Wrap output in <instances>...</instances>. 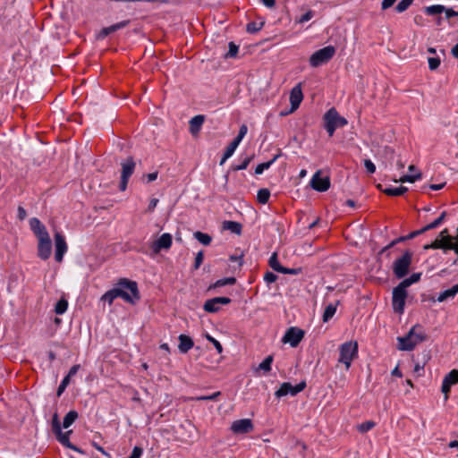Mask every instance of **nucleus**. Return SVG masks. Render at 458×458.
Returning a JSON list of instances; mask_svg holds the SVG:
<instances>
[{
    "label": "nucleus",
    "mask_w": 458,
    "mask_h": 458,
    "mask_svg": "<svg viewBox=\"0 0 458 458\" xmlns=\"http://www.w3.org/2000/svg\"><path fill=\"white\" fill-rule=\"evenodd\" d=\"M455 384H458V369L451 370L445 376L443 379L441 391L445 394V400L448 398V394L450 393L451 386Z\"/></svg>",
    "instance_id": "obj_16"
},
{
    "label": "nucleus",
    "mask_w": 458,
    "mask_h": 458,
    "mask_svg": "<svg viewBox=\"0 0 458 458\" xmlns=\"http://www.w3.org/2000/svg\"><path fill=\"white\" fill-rule=\"evenodd\" d=\"M414 0H401L395 6L397 13L405 12L413 3Z\"/></svg>",
    "instance_id": "obj_44"
},
{
    "label": "nucleus",
    "mask_w": 458,
    "mask_h": 458,
    "mask_svg": "<svg viewBox=\"0 0 458 458\" xmlns=\"http://www.w3.org/2000/svg\"><path fill=\"white\" fill-rule=\"evenodd\" d=\"M397 0H383L381 3L382 10L390 8Z\"/></svg>",
    "instance_id": "obj_64"
},
{
    "label": "nucleus",
    "mask_w": 458,
    "mask_h": 458,
    "mask_svg": "<svg viewBox=\"0 0 458 458\" xmlns=\"http://www.w3.org/2000/svg\"><path fill=\"white\" fill-rule=\"evenodd\" d=\"M428 67L430 70H436L440 65V59L438 57H429Z\"/></svg>",
    "instance_id": "obj_53"
},
{
    "label": "nucleus",
    "mask_w": 458,
    "mask_h": 458,
    "mask_svg": "<svg viewBox=\"0 0 458 458\" xmlns=\"http://www.w3.org/2000/svg\"><path fill=\"white\" fill-rule=\"evenodd\" d=\"M406 289L400 284L393 289L392 307L394 311L400 315L404 312L405 301L408 296Z\"/></svg>",
    "instance_id": "obj_8"
},
{
    "label": "nucleus",
    "mask_w": 458,
    "mask_h": 458,
    "mask_svg": "<svg viewBox=\"0 0 458 458\" xmlns=\"http://www.w3.org/2000/svg\"><path fill=\"white\" fill-rule=\"evenodd\" d=\"M115 293V289L113 288L107 291L104 295H102L101 301L107 302L109 305H112L114 300L117 298V295Z\"/></svg>",
    "instance_id": "obj_40"
},
{
    "label": "nucleus",
    "mask_w": 458,
    "mask_h": 458,
    "mask_svg": "<svg viewBox=\"0 0 458 458\" xmlns=\"http://www.w3.org/2000/svg\"><path fill=\"white\" fill-rule=\"evenodd\" d=\"M445 216H446V212L443 211L437 218H436L433 222H431L430 224H428L423 227L425 232H428L429 230L435 229V228H437L438 226H440L441 224L444 222Z\"/></svg>",
    "instance_id": "obj_28"
},
{
    "label": "nucleus",
    "mask_w": 458,
    "mask_h": 458,
    "mask_svg": "<svg viewBox=\"0 0 458 458\" xmlns=\"http://www.w3.org/2000/svg\"><path fill=\"white\" fill-rule=\"evenodd\" d=\"M313 16H314V12L310 10L307 13H305L303 15L301 16V18L299 19V22L304 23V22L310 21V19H312Z\"/></svg>",
    "instance_id": "obj_58"
},
{
    "label": "nucleus",
    "mask_w": 458,
    "mask_h": 458,
    "mask_svg": "<svg viewBox=\"0 0 458 458\" xmlns=\"http://www.w3.org/2000/svg\"><path fill=\"white\" fill-rule=\"evenodd\" d=\"M222 228L224 230H229L232 233L240 235L242 233V226L240 223L235 221H224Z\"/></svg>",
    "instance_id": "obj_26"
},
{
    "label": "nucleus",
    "mask_w": 458,
    "mask_h": 458,
    "mask_svg": "<svg viewBox=\"0 0 458 458\" xmlns=\"http://www.w3.org/2000/svg\"><path fill=\"white\" fill-rule=\"evenodd\" d=\"M277 279V276L272 272H267L265 275H264V280L267 283V284H272L274 282H276Z\"/></svg>",
    "instance_id": "obj_57"
},
{
    "label": "nucleus",
    "mask_w": 458,
    "mask_h": 458,
    "mask_svg": "<svg viewBox=\"0 0 458 458\" xmlns=\"http://www.w3.org/2000/svg\"><path fill=\"white\" fill-rule=\"evenodd\" d=\"M364 166H365L367 172L370 174H372L376 172V165L370 159L364 160Z\"/></svg>",
    "instance_id": "obj_54"
},
{
    "label": "nucleus",
    "mask_w": 458,
    "mask_h": 458,
    "mask_svg": "<svg viewBox=\"0 0 458 458\" xmlns=\"http://www.w3.org/2000/svg\"><path fill=\"white\" fill-rule=\"evenodd\" d=\"M207 339L213 344L218 353H222L223 346L216 339L210 335H207Z\"/></svg>",
    "instance_id": "obj_55"
},
{
    "label": "nucleus",
    "mask_w": 458,
    "mask_h": 458,
    "mask_svg": "<svg viewBox=\"0 0 458 458\" xmlns=\"http://www.w3.org/2000/svg\"><path fill=\"white\" fill-rule=\"evenodd\" d=\"M253 155L252 156H250V157H245L241 164L237 165H234L232 167V169L233 171H240V170H244L248 167L249 164L251 162V160L253 159Z\"/></svg>",
    "instance_id": "obj_43"
},
{
    "label": "nucleus",
    "mask_w": 458,
    "mask_h": 458,
    "mask_svg": "<svg viewBox=\"0 0 458 458\" xmlns=\"http://www.w3.org/2000/svg\"><path fill=\"white\" fill-rule=\"evenodd\" d=\"M236 283V279L235 277H226V278H223V279H219L217 281H216L210 287L209 289L211 288H217V287H222V286H225V285H233Z\"/></svg>",
    "instance_id": "obj_33"
},
{
    "label": "nucleus",
    "mask_w": 458,
    "mask_h": 458,
    "mask_svg": "<svg viewBox=\"0 0 458 458\" xmlns=\"http://www.w3.org/2000/svg\"><path fill=\"white\" fill-rule=\"evenodd\" d=\"M321 172H316L311 180L310 186L317 191L324 192L330 188V179L328 176L321 177Z\"/></svg>",
    "instance_id": "obj_14"
},
{
    "label": "nucleus",
    "mask_w": 458,
    "mask_h": 458,
    "mask_svg": "<svg viewBox=\"0 0 458 458\" xmlns=\"http://www.w3.org/2000/svg\"><path fill=\"white\" fill-rule=\"evenodd\" d=\"M72 433V430H69L67 432H62V430H60L59 433H55V435L56 436V438L57 440L63 445H64L65 447H68L72 450H78L71 442H70V439H69V436L70 434Z\"/></svg>",
    "instance_id": "obj_23"
},
{
    "label": "nucleus",
    "mask_w": 458,
    "mask_h": 458,
    "mask_svg": "<svg viewBox=\"0 0 458 458\" xmlns=\"http://www.w3.org/2000/svg\"><path fill=\"white\" fill-rule=\"evenodd\" d=\"M375 422L372 420H367L360 425H358V430L361 433H366L375 427Z\"/></svg>",
    "instance_id": "obj_47"
},
{
    "label": "nucleus",
    "mask_w": 458,
    "mask_h": 458,
    "mask_svg": "<svg viewBox=\"0 0 458 458\" xmlns=\"http://www.w3.org/2000/svg\"><path fill=\"white\" fill-rule=\"evenodd\" d=\"M277 157L278 156H276L270 161L258 165L255 168V174H261L265 170L268 169L272 165V164L276 160Z\"/></svg>",
    "instance_id": "obj_39"
},
{
    "label": "nucleus",
    "mask_w": 458,
    "mask_h": 458,
    "mask_svg": "<svg viewBox=\"0 0 458 458\" xmlns=\"http://www.w3.org/2000/svg\"><path fill=\"white\" fill-rule=\"evenodd\" d=\"M194 345L193 340L186 335H179V345L178 349L180 352L186 353L188 352Z\"/></svg>",
    "instance_id": "obj_20"
},
{
    "label": "nucleus",
    "mask_w": 458,
    "mask_h": 458,
    "mask_svg": "<svg viewBox=\"0 0 458 458\" xmlns=\"http://www.w3.org/2000/svg\"><path fill=\"white\" fill-rule=\"evenodd\" d=\"M17 216H18V218H19L21 221H22V220H24V219L26 218V216H27V212H26V210L24 209V208H23V207H21V206H19V207H18V209H17Z\"/></svg>",
    "instance_id": "obj_63"
},
{
    "label": "nucleus",
    "mask_w": 458,
    "mask_h": 458,
    "mask_svg": "<svg viewBox=\"0 0 458 458\" xmlns=\"http://www.w3.org/2000/svg\"><path fill=\"white\" fill-rule=\"evenodd\" d=\"M78 418V412L76 411H70L64 418L63 427L64 428H69Z\"/></svg>",
    "instance_id": "obj_29"
},
{
    "label": "nucleus",
    "mask_w": 458,
    "mask_h": 458,
    "mask_svg": "<svg viewBox=\"0 0 458 458\" xmlns=\"http://www.w3.org/2000/svg\"><path fill=\"white\" fill-rule=\"evenodd\" d=\"M202 262H203V252L199 251L197 253V255L195 257L194 268L198 269Z\"/></svg>",
    "instance_id": "obj_61"
},
{
    "label": "nucleus",
    "mask_w": 458,
    "mask_h": 458,
    "mask_svg": "<svg viewBox=\"0 0 458 458\" xmlns=\"http://www.w3.org/2000/svg\"><path fill=\"white\" fill-rule=\"evenodd\" d=\"M304 337V331L298 327H290L283 337L284 343H289L292 347H296Z\"/></svg>",
    "instance_id": "obj_12"
},
{
    "label": "nucleus",
    "mask_w": 458,
    "mask_h": 458,
    "mask_svg": "<svg viewBox=\"0 0 458 458\" xmlns=\"http://www.w3.org/2000/svg\"><path fill=\"white\" fill-rule=\"evenodd\" d=\"M424 233H426V232H425L424 228L422 227V228H420L419 230H416V231H413V232L410 233L409 234L406 235V238H407V240H411V239H413V238H415V237H417V236H419V235H420V234H422Z\"/></svg>",
    "instance_id": "obj_62"
},
{
    "label": "nucleus",
    "mask_w": 458,
    "mask_h": 458,
    "mask_svg": "<svg viewBox=\"0 0 458 458\" xmlns=\"http://www.w3.org/2000/svg\"><path fill=\"white\" fill-rule=\"evenodd\" d=\"M377 187L386 195L388 196H401L404 194L408 189L404 186L399 187H388L386 189H382L381 185L378 184Z\"/></svg>",
    "instance_id": "obj_24"
},
{
    "label": "nucleus",
    "mask_w": 458,
    "mask_h": 458,
    "mask_svg": "<svg viewBox=\"0 0 458 458\" xmlns=\"http://www.w3.org/2000/svg\"><path fill=\"white\" fill-rule=\"evenodd\" d=\"M339 301H336L335 303H329L323 312L322 319L323 322H327L329 319H331L334 315L336 312L337 305Z\"/></svg>",
    "instance_id": "obj_27"
},
{
    "label": "nucleus",
    "mask_w": 458,
    "mask_h": 458,
    "mask_svg": "<svg viewBox=\"0 0 458 458\" xmlns=\"http://www.w3.org/2000/svg\"><path fill=\"white\" fill-rule=\"evenodd\" d=\"M335 48L333 46L325 47L314 52L310 57V64L312 67H318L328 63L335 55Z\"/></svg>",
    "instance_id": "obj_7"
},
{
    "label": "nucleus",
    "mask_w": 458,
    "mask_h": 458,
    "mask_svg": "<svg viewBox=\"0 0 458 458\" xmlns=\"http://www.w3.org/2000/svg\"><path fill=\"white\" fill-rule=\"evenodd\" d=\"M30 227L38 239V256L43 260L48 259L52 253V242L46 226L33 217L30 220Z\"/></svg>",
    "instance_id": "obj_1"
},
{
    "label": "nucleus",
    "mask_w": 458,
    "mask_h": 458,
    "mask_svg": "<svg viewBox=\"0 0 458 458\" xmlns=\"http://www.w3.org/2000/svg\"><path fill=\"white\" fill-rule=\"evenodd\" d=\"M273 362V356L268 355L259 365V369L267 373L271 370V365Z\"/></svg>",
    "instance_id": "obj_38"
},
{
    "label": "nucleus",
    "mask_w": 458,
    "mask_h": 458,
    "mask_svg": "<svg viewBox=\"0 0 458 458\" xmlns=\"http://www.w3.org/2000/svg\"><path fill=\"white\" fill-rule=\"evenodd\" d=\"M268 263L273 270L279 272V273L283 270L284 267L280 265L278 259H277V254L276 252H274L271 255V257L269 258Z\"/></svg>",
    "instance_id": "obj_35"
},
{
    "label": "nucleus",
    "mask_w": 458,
    "mask_h": 458,
    "mask_svg": "<svg viewBox=\"0 0 458 458\" xmlns=\"http://www.w3.org/2000/svg\"><path fill=\"white\" fill-rule=\"evenodd\" d=\"M323 119L325 123L324 127L330 137L334 135L336 128L344 127L347 124V120L341 116L334 107L330 108L324 114Z\"/></svg>",
    "instance_id": "obj_5"
},
{
    "label": "nucleus",
    "mask_w": 458,
    "mask_h": 458,
    "mask_svg": "<svg viewBox=\"0 0 458 458\" xmlns=\"http://www.w3.org/2000/svg\"><path fill=\"white\" fill-rule=\"evenodd\" d=\"M231 430L234 434H246L253 430V424L250 419L234 420L231 425Z\"/></svg>",
    "instance_id": "obj_17"
},
{
    "label": "nucleus",
    "mask_w": 458,
    "mask_h": 458,
    "mask_svg": "<svg viewBox=\"0 0 458 458\" xmlns=\"http://www.w3.org/2000/svg\"><path fill=\"white\" fill-rule=\"evenodd\" d=\"M129 22L130 21H123L115 24H113L109 27L103 28L99 33V37L106 38V36L114 31L125 28L129 24Z\"/></svg>",
    "instance_id": "obj_22"
},
{
    "label": "nucleus",
    "mask_w": 458,
    "mask_h": 458,
    "mask_svg": "<svg viewBox=\"0 0 458 458\" xmlns=\"http://www.w3.org/2000/svg\"><path fill=\"white\" fill-rule=\"evenodd\" d=\"M193 235L196 240H198L201 244L206 246L209 245L212 241L210 235L199 231L195 232Z\"/></svg>",
    "instance_id": "obj_31"
},
{
    "label": "nucleus",
    "mask_w": 458,
    "mask_h": 458,
    "mask_svg": "<svg viewBox=\"0 0 458 458\" xmlns=\"http://www.w3.org/2000/svg\"><path fill=\"white\" fill-rule=\"evenodd\" d=\"M204 115L199 114L192 117L190 122V131L192 135H196L199 132L201 126L204 123Z\"/></svg>",
    "instance_id": "obj_21"
},
{
    "label": "nucleus",
    "mask_w": 458,
    "mask_h": 458,
    "mask_svg": "<svg viewBox=\"0 0 458 458\" xmlns=\"http://www.w3.org/2000/svg\"><path fill=\"white\" fill-rule=\"evenodd\" d=\"M248 131V127L246 124H242L241 127H240V130H239V133L237 135L236 138H234L233 140H235L236 141L240 142L242 140V139L244 138V136L246 135Z\"/></svg>",
    "instance_id": "obj_52"
},
{
    "label": "nucleus",
    "mask_w": 458,
    "mask_h": 458,
    "mask_svg": "<svg viewBox=\"0 0 458 458\" xmlns=\"http://www.w3.org/2000/svg\"><path fill=\"white\" fill-rule=\"evenodd\" d=\"M301 268H287L284 267L283 270L280 273L285 275H298L301 272Z\"/></svg>",
    "instance_id": "obj_60"
},
{
    "label": "nucleus",
    "mask_w": 458,
    "mask_h": 458,
    "mask_svg": "<svg viewBox=\"0 0 458 458\" xmlns=\"http://www.w3.org/2000/svg\"><path fill=\"white\" fill-rule=\"evenodd\" d=\"M305 386L306 383L304 381L297 384L296 386H293L289 382H284L280 386L279 389L276 391L275 394L277 398L285 396L287 394L295 395L301 392Z\"/></svg>",
    "instance_id": "obj_11"
},
{
    "label": "nucleus",
    "mask_w": 458,
    "mask_h": 458,
    "mask_svg": "<svg viewBox=\"0 0 458 458\" xmlns=\"http://www.w3.org/2000/svg\"><path fill=\"white\" fill-rule=\"evenodd\" d=\"M302 99L303 94L301 90V84L298 83L290 92L291 112L295 111L300 106Z\"/></svg>",
    "instance_id": "obj_18"
},
{
    "label": "nucleus",
    "mask_w": 458,
    "mask_h": 458,
    "mask_svg": "<svg viewBox=\"0 0 458 458\" xmlns=\"http://www.w3.org/2000/svg\"><path fill=\"white\" fill-rule=\"evenodd\" d=\"M55 259L58 263H61L63 261L64 254L67 252L68 246L65 242L64 236L59 232H56L55 233Z\"/></svg>",
    "instance_id": "obj_13"
},
{
    "label": "nucleus",
    "mask_w": 458,
    "mask_h": 458,
    "mask_svg": "<svg viewBox=\"0 0 458 458\" xmlns=\"http://www.w3.org/2000/svg\"><path fill=\"white\" fill-rule=\"evenodd\" d=\"M142 448L140 446H134L131 455L128 458H140L142 454Z\"/></svg>",
    "instance_id": "obj_59"
},
{
    "label": "nucleus",
    "mask_w": 458,
    "mask_h": 458,
    "mask_svg": "<svg viewBox=\"0 0 458 458\" xmlns=\"http://www.w3.org/2000/svg\"><path fill=\"white\" fill-rule=\"evenodd\" d=\"M420 279V273H413L410 277L403 279L400 284L404 286L405 288L409 287L414 283H417Z\"/></svg>",
    "instance_id": "obj_37"
},
{
    "label": "nucleus",
    "mask_w": 458,
    "mask_h": 458,
    "mask_svg": "<svg viewBox=\"0 0 458 458\" xmlns=\"http://www.w3.org/2000/svg\"><path fill=\"white\" fill-rule=\"evenodd\" d=\"M457 293H458V284H454L451 288L441 292L437 300L439 302H443L449 298L454 297Z\"/></svg>",
    "instance_id": "obj_25"
},
{
    "label": "nucleus",
    "mask_w": 458,
    "mask_h": 458,
    "mask_svg": "<svg viewBox=\"0 0 458 458\" xmlns=\"http://www.w3.org/2000/svg\"><path fill=\"white\" fill-rule=\"evenodd\" d=\"M232 302V300L228 297H215L206 301L203 309L205 311L209 313H216L219 311L220 305H227Z\"/></svg>",
    "instance_id": "obj_15"
},
{
    "label": "nucleus",
    "mask_w": 458,
    "mask_h": 458,
    "mask_svg": "<svg viewBox=\"0 0 458 458\" xmlns=\"http://www.w3.org/2000/svg\"><path fill=\"white\" fill-rule=\"evenodd\" d=\"M67 308L68 301L65 299L62 298L56 302L55 307V312L58 315H62L67 310Z\"/></svg>",
    "instance_id": "obj_36"
},
{
    "label": "nucleus",
    "mask_w": 458,
    "mask_h": 458,
    "mask_svg": "<svg viewBox=\"0 0 458 458\" xmlns=\"http://www.w3.org/2000/svg\"><path fill=\"white\" fill-rule=\"evenodd\" d=\"M428 249L443 250L444 251L454 250L458 255V227L455 236L450 235L446 228L442 230L435 241L424 246V250Z\"/></svg>",
    "instance_id": "obj_2"
},
{
    "label": "nucleus",
    "mask_w": 458,
    "mask_h": 458,
    "mask_svg": "<svg viewBox=\"0 0 458 458\" xmlns=\"http://www.w3.org/2000/svg\"><path fill=\"white\" fill-rule=\"evenodd\" d=\"M221 394V393L218 391V392H216L210 395H201V396H198L196 397L195 399L198 400V401H215L216 400V398Z\"/></svg>",
    "instance_id": "obj_51"
},
{
    "label": "nucleus",
    "mask_w": 458,
    "mask_h": 458,
    "mask_svg": "<svg viewBox=\"0 0 458 458\" xmlns=\"http://www.w3.org/2000/svg\"><path fill=\"white\" fill-rule=\"evenodd\" d=\"M445 10V6H444L442 4H434V5L425 7V13L428 15L440 14V13H444Z\"/></svg>",
    "instance_id": "obj_32"
},
{
    "label": "nucleus",
    "mask_w": 458,
    "mask_h": 458,
    "mask_svg": "<svg viewBox=\"0 0 458 458\" xmlns=\"http://www.w3.org/2000/svg\"><path fill=\"white\" fill-rule=\"evenodd\" d=\"M240 142L236 141L235 140H233L226 148L224 154H225V158H229L231 157L235 149L237 148V147L239 146Z\"/></svg>",
    "instance_id": "obj_46"
},
{
    "label": "nucleus",
    "mask_w": 458,
    "mask_h": 458,
    "mask_svg": "<svg viewBox=\"0 0 458 458\" xmlns=\"http://www.w3.org/2000/svg\"><path fill=\"white\" fill-rule=\"evenodd\" d=\"M238 50H239V47L237 45H235L233 42H230L229 43V50L225 55V58H234V57H236Z\"/></svg>",
    "instance_id": "obj_48"
},
{
    "label": "nucleus",
    "mask_w": 458,
    "mask_h": 458,
    "mask_svg": "<svg viewBox=\"0 0 458 458\" xmlns=\"http://www.w3.org/2000/svg\"><path fill=\"white\" fill-rule=\"evenodd\" d=\"M69 383H70L69 377H64L57 388V392H56L57 396H60L64 393V391L65 390V388L67 387Z\"/></svg>",
    "instance_id": "obj_49"
},
{
    "label": "nucleus",
    "mask_w": 458,
    "mask_h": 458,
    "mask_svg": "<svg viewBox=\"0 0 458 458\" xmlns=\"http://www.w3.org/2000/svg\"><path fill=\"white\" fill-rule=\"evenodd\" d=\"M122 165V174H121V182L119 184V188L122 191H124L127 188V184L130 177L133 174L136 163L134 159L130 157L121 164Z\"/></svg>",
    "instance_id": "obj_10"
},
{
    "label": "nucleus",
    "mask_w": 458,
    "mask_h": 458,
    "mask_svg": "<svg viewBox=\"0 0 458 458\" xmlns=\"http://www.w3.org/2000/svg\"><path fill=\"white\" fill-rule=\"evenodd\" d=\"M412 253L406 250L403 255L397 259L393 264V271L397 278L404 277L408 272L411 264Z\"/></svg>",
    "instance_id": "obj_9"
},
{
    "label": "nucleus",
    "mask_w": 458,
    "mask_h": 458,
    "mask_svg": "<svg viewBox=\"0 0 458 458\" xmlns=\"http://www.w3.org/2000/svg\"><path fill=\"white\" fill-rule=\"evenodd\" d=\"M114 289L117 298H122L126 302L133 304L140 298L138 284L134 281L126 278L121 279L118 283V287Z\"/></svg>",
    "instance_id": "obj_3"
},
{
    "label": "nucleus",
    "mask_w": 458,
    "mask_h": 458,
    "mask_svg": "<svg viewBox=\"0 0 458 458\" xmlns=\"http://www.w3.org/2000/svg\"><path fill=\"white\" fill-rule=\"evenodd\" d=\"M358 355V344L357 342H345L339 347V359L338 362L344 364L345 369H349L352 361Z\"/></svg>",
    "instance_id": "obj_6"
},
{
    "label": "nucleus",
    "mask_w": 458,
    "mask_h": 458,
    "mask_svg": "<svg viewBox=\"0 0 458 458\" xmlns=\"http://www.w3.org/2000/svg\"><path fill=\"white\" fill-rule=\"evenodd\" d=\"M263 25L264 22L251 21L247 24L246 30L247 32L253 34L259 31L262 29Z\"/></svg>",
    "instance_id": "obj_41"
},
{
    "label": "nucleus",
    "mask_w": 458,
    "mask_h": 458,
    "mask_svg": "<svg viewBox=\"0 0 458 458\" xmlns=\"http://www.w3.org/2000/svg\"><path fill=\"white\" fill-rule=\"evenodd\" d=\"M172 245V235L168 233H163L156 242H153L152 250L158 253L162 249H169Z\"/></svg>",
    "instance_id": "obj_19"
},
{
    "label": "nucleus",
    "mask_w": 458,
    "mask_h": 458,
    "mask_svg": "<svg viewBox=\"0 0 458 458\" xmlns=\"http://www.w3.org/2000/svg\"><path fill=\"white\" fill-rule=\"evenodd\" d=\"M52 428L54 433H59L62 430L57 413H55L53 416Z\"/></svg>",
    "instance_id": "obj_50"
},
{
    "label": "nucleus",
    "mask_w": 458,
    "mask_h": 458,
    "mask_svg": "<svg viewBox=\"0 0 458 458\" xmlns=\"http://www.w3.org/2000/svg\"><path fill=\"white\" fill-rule=\"evenodd\" d=\"M270 197V191L268 189L263 188L258 191L257 200L260 204H267Z\"/></svg>",
    "instance_id": "obj_34"
},
{
    "label": "nucleus",
    "mask_w": 458,
    "mask_h": 458,
    "mask_svg": "<svg viewBox=\"0 0 458 458\" xmlns=\"http://www.w3.org/2000/svg\"><path fill=\"white\" fill-rule=\"evenodd\" d=\"M421 173H417L414 175L411 174H405L402 176L399 180H394V182H414L416 180L420 179Z\"/></svg>",
    "instance_id": "obj_45"
},
{
    "label": "nucleus",
    "mask_w": 458,
    "mask_h": 458,
    "mask_svg": "<svg viewBox=\"0 0 458 458\" xmlns=\"http://www.w3.org/2000/svg\"><path fill=\"white\" fill-rule=\"evenodd\" d=\"M426 339L427 335L422 330L421 326L415 325L411 328L407 335L398 337L399 349L403 351H411L418 344L425 341Z\"/></svg>",
    "instance_id": "obj_4"
},
{
    "label": "nucleus",
    "mask_w": 458,
    "mask_h": 458,
    "mask_svg": "<svg viewBox=\"0 0 458 458\" xmlns=\"http://www.w3.org/2000/svg\"><path fill=\"white\" fill-rule=\"evenodd\" d=\"M112 2H123V3H136V2H144V3H151V4H166L169 3V0H111Z\"/></svg>",
    "instance_id": "obj_42"
},
{
    "label": "nucleus",
    "mask_w": 458,
    "mask_h": 458,
    "mask_svg": "<svg viewBox=\"0 0 458 458\" xmlns=\"http://www.w3.org/2000/svg\"><path fill=\"white\" fill-rule=\"evenodd\" d=\"M430 359V354L428 352L425 351L421 353V361L420 364V361H417L414 366V372L420 375V371L423 370L425 364L427 361Z\"/></svg>",
    "instance_id": "obj_30"
},
{
    "label": "nucleus",
    "mask_w": 458,
    "mask_h": 458,
    "mask_svg": "<svg viewBox=\"0 0 458 458\" xmlns=\"http://www.w3.org/2000/svg\"><path fill=\"white\" fill-rule=\"evenodd\" d=\"M404 241H407V238H406V235L405 236H400L398 237L397 239L392 241L388 245H386L383 250L382 251H385L392 247H394L395 244L399 243V242H403Z\"/></svg>",
    "instance_id": "obj_56"
}]
</instances>
